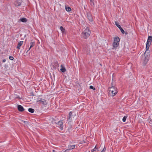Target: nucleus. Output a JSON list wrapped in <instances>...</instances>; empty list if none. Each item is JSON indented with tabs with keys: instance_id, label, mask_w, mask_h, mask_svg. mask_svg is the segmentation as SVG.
Listing matches in <instances>:
<instances>
[{
	"instance_id": "1",
	"label": "nucleus",
	"mask_w": 152,
	"mask_h": 152,
	"mask_svg": "<svg viewBox=\"0 0 152 152\" xmlns=\"http://www.w3.org/2000/svg\"><path fill=\"white\" fill-rule=\"evenodd\" d=\"M149 53H147L146 51L144 55L142 56L141 59L143 65H145L147 63L149 60Z\"/></svg>"
},
{
	"instance_id": "2",
	"label": "nucleus",
	"mask_w": 152,
	"mask_h": 152,
	"mask_svg": "<svg viewBox=\"0 0 152 152\" xmlns=\"http://www.w3.org/2000/svg\"><path fill=\"white\" fill-rule=\"evenodd\" d=\"M109 95L112 96H114L118 92L117 88L114 86L110 87L109 88Z\"/></svg>"
},
{
	"instance_id": "3",
	"label": "nucleus",
	"mask_w": 152,
	"mask_h": 152,
	"mask_svg": "<svg viewBox=\"0 0 152 152\" xmlns=\"http://www.w3.org/2000/svg\"><path fill=\"white\" fill-rule=\"evenodd\" d=\"M91 34V31L89 28L86 27L82 33V36L84 39H86L89 37Z\"/></svg>"
},
{
	"instance_id": "4",
	"label": "nucleus",
	"mask_w": 152,
	"mask_h": 152,
	"mask_svg": "<svg viewBox=\"0 0 152 152\" xmlns=\"http://www.w3.org/2000/svg\"><path fill=\"white\" fill-rule=\"evenodd\" d=\"M120 39L118 37H115L114 38V42L113 44V48L112 49H116L119 45V42Z\"/></svg>"
},
{
	"instance_id": "5",
	"label": "nucleus",
	"mask_w": 152,
	"mask_h": 152,
	"mask_svg": "<svg viewBox=\"0 0 152 152\" xmlns=\"http://www.w3.org/2000/svg\"><path fill=\"white\" fill-rule=\"evenodd\" d=\"M37 102H40L44 105H46L47 104L46 101L45 99L40 98L37 99Z\"/></svg>"
},
{
	"instance_id": "6",
	"label": "nucleus",
	"mask_w": 152,
	"mask_h": 152,
	"mask_svg": "<svg viewBox=\"0 0 152 152\" xmlns=\"http://www.w3.org/2000/svg\"><path fill=\"white\" fill-rule=\"evenodd\" d=\"M56 126L59 127L61 130H62L63 125V122L62 121H60L58 122Z\"/></svg>"
},
{
	"instance_id": "7",
	"label": "nucleus",
	"mask_w": 152,
	"mask_h": 152,
	"mask_svg": "<svg viewBox=\"0 0 152 152\" xmlns=\"http://www.w3.org/2000/svg\"><path fill=\"white\" fill-rule=\"evenodd\" d=\"M72 111H70L69 113V116L67 120V121L69 123H71L72 121Z\"/></svg>"
},
{
	"instance_id": "8",
	"label": "nucleus",
	"mask_w": 152,
	"mask_h": 152,
	"mask_svg": "<svg viewBox=\"0 0 152 152\" xmlns=\"http://www.w3.org/2000/svg\"><path fill=\"white\" fill-rule=\"evenodd\" d=\"M87 17L89 21L92 22L93 18L91 14L90 13H88L87 14Z\"/></svg>"
},
{
	"instance_id": "9",
	"label": "nucleus",
	"mask_w": 152,
	"mask_h": 152,
	"mask_svg": "<svg viewBox=\"0 0 152 152\" xmlns=\"http://www.w3.org/2000/svg\"><path fill=\"white\" fill-rule=\"evenodd\" d=\"M30 48H29L28 49V50H27V51H26V53H27L28 52L29 50H30L31 49V48L32 47H33L35 45V42H34L31 41L30 43Z\"/></svg>"
},
{
	"instance_id": "10",
	"label": "nucleus",
	"mask_w": 152,
	"mask_h": 152,
	"mask_svg": "<svg viewBox=\"0 0 152 152\" xmlns=\"http://www.w3.org/2000/svg\"><path fill=\"white\" fill-rule=\"evenodd\" d=\"M18 109L19 111L22 112L24 110L23 107L21 105H19L18 106Z\"/></svg>"
},
{
	"instance_id": "11",
	"label": "nucleus",
	"mask_w": 152,
	"mask_h": 152,
	"mask_svg": "<svg viewBox=\"0 0 152 152\" xmlns=\"http://www.w3.org/2000/svg\"><path fill=\"white\" fill-rule=\"evenodd\" d=\"M27 21V19L25 18H20L18 21V22L20 23V22L25 23Z\"/></svg>"
},
{
	"instance_id": "12",
	"label": "nucleus",
	"mask_w": 152,
	"mask_h": 152,
	"mask_svg": "<svg viewBox=\"0 0 152 152\" xmlns=\"http://www.w3.org/2000/svg\"><path fill=\"white\" fill-rule=\"evenodd\" d=\"M61 69H60L61 71L63 72H65L66 70L65 67L64 66H63L62 65H61Z\"/></svg>"
},
{
	"instance_id": "13",
	"label": "nucleus",
	"mask_w": 152,
	"mask_h": 152,
	"mask_svg": "<svg viewBox=\"0 0 152 152\" xmlns=\"http://www.w3.org/2000/svg\"><path fill=\"white\" fill-rule=\"evenodd\" d=\"M23 42V41H20L19 42L17 47V48L18 49H20V47L22 45Z\"/></svg>"
},
{
	"instance_id": "14",
	"label": "nucleus",
	"mask_w": 152,
	"mask_h": 152,
	"mask_svg": "<svg viewBox=\"0 0 152 152\" xmlns=\"http://www.w3.org/2000/svg\"><path fill=\"white\" fill-rule=\"evenodd\" d=\"M152 41V36H149L148 38V39H147V42L151 43Z\"/></svg>"
},
{
	"instance_id": "15",
	"label": "nucleus",
	"mask_w": 152,
	"mask_h": 152,
	"mask_svg": "<svg viewBox=\"0 0 152 152\" xmlns=\"http://www.w3.org/2000/svg\"><path fill=\"white\" fill-rule=\"evenodd\" d=\"M65 9L66 11L69 12L71 11V9L70 7L65 6Z\"/></svg>"
},
{
	"instance_id": "16",
	"label": "nucleus",
	"mask_w": 152,
	"mask_h": 152,
	"mask_svg": "<svg viewBox=\"0 0 152 152\" xmlns=\"http://www.w3.org/2000/svg\"><path fill=\"white\" fill-rule=\"evenodd\" d=\"M151 44V43H149L148 42H146V50H148V49H149V48Z\"/></svg>"
},
{
	"instance_id": "17",
	"label": "nucleus",
	"mask_w": 152,
	"mask_h": 152,
	"mask_svg": "<svg viewBox=\"0 0 152 152\" xmlns=\"http://www.w3.org/2000/svg\"><path fill=\"white\" fill-rule=\"evenodd\" d=\"M75 145H70L68 146V149H69V150L75 148Z\"/></svg>"
},
{
	"instance_id": "18",
	"label": "nucleus",
	"mask_w": 152,
	"mask_h": 152,
	"mask_svg": "<svg viewBox=\"0 0 152 152\" xmlns=\"http://www.w3.org/2000/svg\"><path fill=\"white\" fill-rule=\"evenodd\" d=\"M60 29L61 30L62 33H64L65 32V30L64 29L62 26H61L60 28Z\"/></svg>"
},
{
	"instance_id": "19",
	"label": "nucleus",
	"mask_w": 152,
	"mask_h": 152,
	"mask_svg": "<svg viewBox=\"0 0 152 152\" xmlns=\"http://www.w3.org/2000/svg\"><path fill=\"white\" fill-rule=\"evenodd\" d=\"M28 111L29 112L31 113H33L34 111V110L31 108H29L28 109Z\"/></svg>"
},
{
	"instance_id": "20",
	"label": "nucleus",
	"mask_w": 152,
	"mask_h": 152,
	"mask_svg": "<svg viewBox=\"0 0 152 152\" xmlns=\"http://www.w3.org/2000/svg\"><path fill=\"white\" fill-rule=\"evenodd\" d=\"M15 5L16 6H19L20 5V2L18 1H16L15 2Z\"/></svg>"
},
{
	"instance_id": "21",
	"label": "nucleus",
	"mask_w": 152,
	"mask_h": 152,
	"mask_svg": "<svg viewBox=\"0 0 152 152\" xmlns=\"http://www.w3.org/2000/svg\"><path fill=\"white\" fill-rule=\"evenodd\" d=\"M91 2V5L92 6H94V3L92 0H90Z\"/></svg>"
},
{
	"instance_id": "22",
	"label": "nucleus",
	"mask_w": 152,
	"mask_h": 152,
	"mask_svg": "<svg viewBox=\"0 0 152 152\" xmlns=\"http://www.w3.org/2000/svg\"><path fill=\"white\" fill-rule=\"evenodd\" d=\"M126 118H127L125 116H124L123 118V119H122V121L123 122H125L126 121Z\"/></svg>"
},
{
	"instance_id": "23",
	"label": "nucleus",
	"mask_w": 152,
	"mask_h": 152,
	"mask_svg": "<svg viewBox=\"0 0 152 152\" xmlns=\"http://www.w3.org/2000/svg\"><path fill=\"white\" fill-rule=\"evenodd\" d=\"M90 88L91 89H92L94 90H95V88L93 87V86H90Z\"/></svg>"
},
{
	"instance_id": "24",
	"label": "nucleus",
	"mask_w": 152,
	"mask_h": 152,
	"mask_svg": "<svg viewBox=\"0 0 152 152\" xmlns=\"http://www.w3.org/2000/svg\"><path fill=\"white\" fill-rule=\"evenodd\" d=\"M115 24L118 27H119V26H120V25H119V24L118 23L117 21L115 22Z\"/></svg>"
},
{
	"instance_id": "25",
	"label": "nucleus",
	"mask_w": 152,
	"mask_h": 152,
	"mask_svg": "<svg viewBox=\"0 0 152 152\" xmlns=\"http://www.w3.org/2000/svg\"><path fill=\"white\" fill-rule=\"evenodd\" d=\"M9 58L11 60H13L14 59V58L12 56H10L9 57Z\"/></svg>"
},
{
	"instance_id": "26",
	"label": "nucleus",
	"mask_w": 152,
	"mask_h": 152,
	"mask_svg": "<svg viewBox=\"0 0 152 152\" xmlns=\"http://www.w3.org/2000/svg\"><path fill=\"white\" fill-rule=\"evenodd\" d=\"M120 31L122 34H124L125 33V31L123 28L121 29Z\"/></svg>"
},
{
	"instance_id": "27",
	"label": "nucleus",
	"mask_w": 152,
	"mask_h": 152,
	"mask_svg": "<svg viewBox=\"0 0 152 152\" xmlns=\"http://www.w3.org/2000/svg\"><path fill=\"white\" fill-rule=\"evenodd\" d=\"M70 150H69V149H66V150H65L63 152H69Z\"/></svg>"
},
{
	"instance_id": "28",
	"label": "nucleus",
	"mask_w": 152,
	"mask_h": 152,
	"mask_svg": "<svg viewBox=\"0 0 152 152\" xmlns=\"http://www.w3.org/2000/svg\"><path fill=\"white\" fill-rule=\"evenodd\" d=\"M97 149V148H96V145L95 146V148L94 149H93V151H96V150Z\"/></svg>"
},
{
	"instance_id": "29",
	"label": "nucleus",
	"mask_w": 152,
	"mask_h": 152,
	"mask_svg": "<svg viewBox=\"0 0 152 152\" xmlns=\"http://www.w3.org/2000/svg\"><path fill=\"white\" fill-rule=\"evenodd\" d=\"M106 149V148L104 147L103 149L101 151V152H104V151Z\"/></svg>"
},
{
	"instance_id": "30",
	"label": "nucleus",
	"mask_w": 152,
	"mask_h": 152,
	"mask_svg": "<svg viewBox=\"0 0 152 152\" xmlns=\"http://www.w3.org/2000/svg\"><path fill=\"white\" fill-rule=\"evenodd\" d=\"M119 26V27H118V28L120 29V30H121V29L122 28L121 26Z\"/></svg>"
},
{
	"instance_id": "31",
	"label": "nucleus",
	"mask_w": 152,
	"mask_h": 152,
	"mask_svg": "<svg viewBox=\"0 0 152 152\" xmlns=\"http://www.w3.org/2000/svg\"><path fill=\"white\" fill-rule=\"evenodd\" d=\"M119 26V27H118V28L120 29V30H121V29L122 28L121 26Z\"/></svg>"
},
{
	"instance_id": "32",
	"label": "nucleus",
	"mask_w": 152,
	"mask_h": 152,
	"mask_svg": "<svg viewBox=\"0 0 152 152\" xmlns=\"http://www.w3.org/2000/svg\"><path fill=\"white\" fill-rule=\"evenodd\" d=\"M2 61L3 63H4L6 61V60L5 59H4Z\"/></svg>"
},
{
	"instance_id": "33",
	"label": "nucleus",
	"mask_w": 152,
	"mask_h": 152,
	"mask_svg": "<svg viewBox=\"0 0 152 152\" xmlns=\"http://www.w3.org/2000/svg\"><path fill=\"white\" fill-rule=\"evenodd\" d=\"M91 152H94V151H93V150H92V151H91Z\"/></svg>"
},
{
	"instance_id": "34",
	"label": "nucleus",
	"mask_w": 152,
	"mask_h": 152,
	"mask_svg": "<svg viewBox=\"0 0 152 152\" xmlns=\"http://www.w3.org/2000/svg\"><path fill=\"white\" fill-rule=\"evenodd\" d=\"M26 121H23V122L24 123H26Z\"/></svg>"
},
{
	"instance_id": "35",
	"label": "nucleus",
	"mask_w": 152,
	"mask_h": 152,
	"mask_svg": "<svg viewBox=\"0 0 152 152\" xmlns=\"http://www.w3.org/2000/svg\"><path fill=\"white\" fill-rule=\"evenodd\" d=\"M53 152H55V150H53Z\"/></svg>"
}]
</instances>
